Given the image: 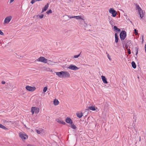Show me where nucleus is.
<instances>
[{
    "instance_id": "17",
    "label": "nucleus",
    "mask_w": 146,
    "mask_h": 146,
    "mask_svg": "<svg viewBox=\"0 0 146 146\" xmlns=\"http://www.w3.org/2000/svg\"><path fill=\"white\" fill-rule=\"evenodd\" d=\"M77 116L79 118L82 117L83 115V113L81 112H78L76 113Z\"/></svg>"
},
{
    "instance_id": "32",
    "label": "nucleus",
    "mask_w": 146,
    "mask_h": 146,
    "mask_svg": "<svg viewBox=\"0 0 146 146\" xmlns=\"http://www.w3.org/2000/svg\"><path fill=\"white\" fill-rule=\"evenodd\" d=\"M44 16V15H41L39 16V17L41 19Z\"/></svg>"
},
{
    "instance_id": "24",
    "label": "nucleus",
    "mask_w": 146,
    "mask_h": 146,
    "mask_svg": "<svg viewBox=\"0 0 146 146\" xmlns=\"http://www.w3.org/2000/svg\"><path fill=\"white\" fill-rule=\"evenodd\" d=\"M0 128L4 129H7L6 128L5 126L1 124H0Z\"/></svg>"
},
{
    "instance_id": "2",
    "label": "nucleus",
    "mask_w": 146,
    "mask_h": 146,
    "mask_svg": "<svg viewBox=\"0 0 146 146\" xmlns=\"http://www.w3.org/2000/svg\"><path fill=\"white\" fill-rule=\"evenodd\" d=\"M56 75L59 77H62L69 78L70 74L69 72L66 71H61L56 72Z\"/></svg>"
},
{
    "instance_id": "23",
    "label": "nucleus",
    "mask_w": 146,
    "mask_h": 146,
    "mask_svg": "<svg viewBox=\"0 0 146 146\" xmlns=\"http://www.w3.org/2000/svg\"><path fill=\"white\" fill-rule=\"evenodd\" d=\"M42 0H32L31 3L32 4L34 3L35 2L37 1H41Z\"/></svg>"
},
{
    "instance_id": "36",
    "label": "nucleus",
    "mask_w": 146,
    "mask_h": 146,
    "mask_svg": "<svg viewBox=\"0 0 146 146\" xmlns=\"http://www.w3.org/2000/svg\"><path fill=\"white\" fill-rule=\"evenodd\" d=\"M1 83L2 84H5V82L3 81L1 82Z\"/></svg>"
},
{
    "instance_id": "38",
    "label": "nucleus",
    "mask_w": 146,
    "mask_h": 146,
    "mask_svg": "<svg viewBox=\"0 0 146 146\" xmlns=\"http://www.w3.org/2000/svg\"><path fill=\"white\" fill-rule=\"evenodd\" d=\"M70 19H71L72 18H75V16H72V17H69Z\"/></svg>"
},
{
    "instance_id": "33",
    "label": "nucleus",
    "mask_w": 146,
    "mask_h": 146,
    "mask_svg": "<svg viewBox=\"0 0 146 146\" xmlns=\"http://www.w3.org/2000/svg\"><path fill=\"white\" fill-rule=\"evenodd\" d=\"M0 35H4L3 33L2 32L1 30H0Z\"/></svg>"
},
{
    "instance_id": "13",
    "label": "nucleus",
    "mask_w": 146,
    "mask_h": 146,
    "mask_svg": "<svg viewBox=\"0 0 146 146\" xmlns=\"http://www.w3.org/2000/svg\"><path fill=\"white\" fill-rule=\"evenodd\" d=\"M68 68L71 70H76L78 69L77 67L75 66H72V65L68 67Z\"/></svg>"
},
{
    "instance_id": "9",
    "label": "nucleus",
    "mask_w": 146,
    "mask_h": 146,
    "mask_svg": "<svg viewBox=\"0 0 146 146\" xmlns=\"http://www.w3.org/2000/svg\"><path fill=\"white\" fill-rule=\"evenodd\" d=\"M127 43L125 44V48L126 49H128V48H130V46H131L132 44L131 41L129 40H128L126 41Z\"/></svg>"
},
{
    "instance_id": "22",
    "label": "nucleus",
    "mask_w": 146,
    "mask_h": 146,
    "mask_svg": "<svg viewBox=\"0 0 146 146\" xmlns=\"http://www.w3.org/2000/svg\"><path fill=\"white\" fill-rule=\"evenodd\" d=\"M70 124L71 125V127L72 128L74 129H75L76 128V127L74 125V124L73 123V122L72 123V124Z\"/></svg>"
},
{
    "instance_id": "26",
    "label": "nucleus",
    "mask_w": 146,
    "mask_h": 146,
    "mask_svg": "<svg viewBox=\"0 0 146 146\" xmlns=\"http://www.w3.org/2000/svg\"><path fill=\"white\" fill-rule=\"evenodd\" d=\"M80 54H78V55H75L74 56L73 58H78L80 56Z\"/></svg>"
},
{
    "instance_id": "35",
    "label": "nucleus",
    "mask_w": 146,
    "mask_h": 146,
    "mask_svg": "<svg viewBox=\"0 0 146 146\" xmlns=\"http://www.w3.org/2000/svg\"><path fill=\"white\" fill-rule=\"evenodd\" d=\"M36 132L38 134H40V131L36 130Z\"/></svg>"
},
{
    "instance_id": "25",
    "label": "nucleus",
    "mask_w": 146,
    "mask_h": 146,
    "mask_svg": "<svg viewBox=\"0 0 146 146\" xmlns=\"http://www.w3.org/2000/svg\"><path fill=\"white\" fill-rule=\"evenodd\" d=\"M48 88L47 87H45L43 88V92H45L47 90Z\"/></svg>"
},
{
    "instance_id": "20",
    "label": "nucleus",
    "mask_w": 146,
    "mask_h": 146,
    "mask_svg": "<svg viewBox=\"0 0 146 146\" xmlns=\"http://www.w3.org/2000/svg\"><path fill=\"white\" fill-rule=\"evenodd\" d=\"M75 18H76V19H81L83 20V19L82 18V17L81 16H75Z\"/></svg>"
},
{
    "instance_id": "34",
    "label": "nucleus",
    "mask_w": 146,
    "mask_h": 146,
    "mask_svg": "<svg viewBox=\"0 0 146 146\" xmlns=\"http://www.w3.org/2000/svg\"><path fill=\"white\" fill-rule=\"evenodd\" d=\"M106 54H107V56H108V59L110 60H111L110 57V56L109 55V54H108L107 53H106Z\"/></svg>"
},
{
    "instance_id": "40",
    "label": "nucleus",
    "mask_w": 146,
    "mask_h": 146,
    "mask_svg": "<svg viewBox=\"0 0 146 146\" xmlns=\"http://www.w3.org/2000/svg\"><path fill=\"white\" fill-rule=\"evenodd\" d=\"M27 146H33L31 144H28V145H27Z\"/></svg>"
},
{
    "instance_id": "11",
    "label": "nucleus",
    "mask_w": 146,
    "mask_h": 146,
    "mask_svg": "<svg viewBox=\"0 0 146 146\" xmlns=\"http://www.w3.org/2000/svg\"><path fill=\"white\" fill-rule=\"evenodd\" d=\"M56 121L58 123L60 124H62L63 125H65L66 124L60 118H58L56 119Z\"/></svg>"
},
{
    "instance_id": "14",
    "label": "nucleus",
    "mask_w": 146,
    "mask_h": 146,
    "mask_svg": "<svg viewBox=\"0 0 146 146\" xmlns=\"http://www.w3.org/2000/svg\"><path fill=\"white\" fill-rule=\"evenodd\" d=\"M65 121L66 123L70 124H72L73 122L71 119L70 117L66 118L65 120Z\"/></svg>"
},
{
    "instance_id": "31",
    "label": "nucleus",
    "mask_w": 146,
    "mask_h": 146,
    "mask_svg": "<svg viewBox=\"0 0 146 146\" xmlns=\"http://www.w3.org/2000/svg\"><path fill=\"white\" fill-rule=\"evenodd\" d=\"M135 50H136V55H137V53H138V49L137 48H135Z\"/></svg>"
},
{
    "instance_id": "41",
    "label": "nucleus",
    "mask_w": 146,
    "mask_h": 146,
    "mask_svg": "<svg viewBox=\"0 0 146 146\" xmlns=\"http://www.w3.org/2000/svg\"><path fill=\"white\" fill-rule=\"evenodd\" d=\"M131 64H135L134 62L133 61L132 62Z\"/></svg>"
},
{
    "instance_id": "7",
    "label": "nucleus",
    "mask_w": 146,
    "mask_h": 146,
    "mask_svg": "<svg viewBox=\"0 0 146 146\" xmlns=\"http://www.w3.org/2000/svg\"><path fill=\"white\" fill-rule=\"evenodd\" d=\"M39 111V109L35 107H33L31 108V112L32 115H33L34 113H38Z\"/></svg>"
},
{
    "instance_id": "8",
    "label": "nucleus",
    "mask_w": 146,
    "mask_h": 146,
    "mask_svg": "<svg viewBox=\"0 0 146 146\" xmlns=\"http://www.w3.org/2000/svg\"><path fill=\"white\" fill-rule=\"evenodd\" d=\"M109 13L112 14V16L113 17H116L117 12L113 8H110L109 10Z\"/></svg>"
},
{
    "instance_id": "29",
    "label": "nucleus",
    "mask_w": 146,
    "mask_h": 146,
    "mask_svg": "<svg viewBox=\"0 0 146 146\" xmlns=\"http://www.w3.org/2000/svg\"><path fill=\"white\" fill-rule=\"evenodd\" d=\"M128 50V53L129 54H130L131 53V51L130 49V48H128V49H127Z\"/></svg>"
},
{
    "instance_id": "16",
    "label": "nucleus",
    "mask_w": 146,
    "mask_h": 146,
    "mask_svg": "<svg viewBox=\"0 0 146 146\" xmlns=\"http://www.w3.org/2000/svg\"><path fill=\"white\" fill-rule=\"evenodd\" d=\"M48 6L49 4L48 3H47L46 5L45 6L44 8L42 9V12H44V11H46L48 8Z\"/></svg>"
},
{
    "instance_id": "43",
    "label": "nucleus",
    "mask_w": 146,
    "mask_h": 146,
    "mask_svg": "<svg viewBox=\"0 0 146 146\" xmlns=\"http://www.w3.org/2000/svg\"><path fill=\"white\" fill-rule=\"evenodd\" d=\"M110 24L112 25V22L111 21H110Z\"/></svg>"
},
{
    "instance_id": "3",
    "label": "nucleus",
    "mask_w": 146,
    "mask_h": 146,
    "mask_svg": "<svg viewBox=\"0 0 146 146\" xmlns=\"http://www.w3.org/2000/svg\"><path fill=\"white\" fill-rule=\"evenodd\" d=\"M135 6L136 9L138 10L141 19H142L145 13V11H143L138 5L136 4Z\"/></svg>"
},
{
    "instance_id": "19",
    "label": "nucleus",
    "mask_w": 146,
    "mask_h": 146,
    "mask_svg": "<svg viewBox=\"0 0 146 146\" xmlns=\"http://www.w3.org/2000/svg\"><path fill=\"white\" fill-rule=\"evenodd\" d=\"M115 42L116 43H117L118 42L119 38L117 34V33L115 34Z\"/></svg>"
},
{
    "instance_id": "15",
    "label": "nucleus",
    "mask_w": 146,
    "mask_h": 146,
    "mask_svg": "<svg viewBox=\"0 0 146 146\" xmlns=\"http://www.w3.org/2000/svg\"><path fill=\"white\" fill-rule=\"evenodd\" d=\"M102 79L103 81V82L104 84H107L108 82L107 81V79L105 77L103 76H101Z\"/></svg>"
},
{
    "instance_id": "37",
    "label": "nucleus",
    "mask_w": 146,
    "mask_h": 146,
    "mask_svg": "<svg viewBox=\"0 0 146 146\" xmlns=\"http://www.w3.org/2000/svg\"><path fill=\"white\" fill-rule=\"evenodd\" d=\"M14 0H10L9 3H11L14 1Z\"/></svg>"
},
{
    "instance_id": "6",
    "label": "nucleus",
    "mask_w": 146,
    "mask_h": 146,
    "mask_svg": "<svg viewBox=\"0 0 146 146\" xmlns=\"http://www.w3.org/2000/svg\"><path fill=\"white\" fill-rule=\"evenodd\" d=\"M25 89L27 91L29 92H33L36 90V88L34 86H31L27 85L26 86Z\"/></svg>"
},
{
    "instance_id": "39",
    "label": "nucleus",
    "mask_w": 146,
    "mask_h": 146,
    "mask_svg": "<svg viewBox=\"0 0 146 146\" xmlns=\"http://www.w3.org/2000/svg\"><path fill=\"white\" fill-rule=\"evenodd\" d=\"M142 42H143L144 41L143 35L142 36Z\"/></svg>"
},
{
    "instance_id": "4",
    "label": "nucleus",
    "mask_w": 146,
    "mask_h": 146,
    "mask_svg": "<svg viewBox=\"0 0 146 146\" xmlns=\"http://www.w3.org/2000/svg\"><path fill=\"white\" fill-rule=\"evenodd\" d=\"M126 32L124 31H122L120 34V37L121 40L122 41V44L123 45V46H124V45L126 42L125 41H123L125 38H126Z\"/></svg>"
},
{
    "instance_id": "30",
    "label": "nucleus",
    "mask_w": 146,
    "mask_h": 146,
    "mask_svg": "<svg viewBox=\"0 0 146 146\" xmlns=\"http://www.w3.org/2000/svg\"><path fill=\"white\" fill-rule=\"evenodd\" d=\"M132 66L134 68H135L136 67V64H132Z\"/></svg>"
},
{
    "instance_id": "1",
    "label": "nucleus",
    "mask_w": 146,
    "mask_h": 146,
    "mask_svg": "<svg viewBox=\"0 0 146 146\" xmlns=\"http://www.w3.org/2000/svg\"><path fill=\"white\" fill-rule=\"evenodd\" d=\"M37 61L41 62L44 63L48 64L49 63H54L52 60L47 59L44 57L42 56L40 57L38 59L36 60L35 61V63H36V62Z\"/></svg>"
},
{
    "instance_id": "42",
    "label": "nucleus",
    "mask_w": 146,
    "mask_h": 146,
    "mask_svg": "<svg viewBox=\"0 0 146 146\" xmlns=\"http://www.w3.org/2000/svg\"><path fill=\"white\" fill-rule=\"evenodd\" d=\"M109 20H110L112 18L111 17H109Z\"/></svg>"
},
{
    "instance_id": "18",
    "label": "nucleus",
    "mask_w": 146,
    "mask_h": 146,
    "mask_svg": "<svg viewBox=\"0 0 146 146\" xmlns=\"http://www.w3.org/2000/svg\"><path fill=\"white\" fill-rule=\"evenodd\" d=\"M53 103L54 105L57 106L59 104V102L58 100L55 99L54 100Z\"/></svg>"
},
{
    "instance_id": "10",
    "label": "nucleus",
    "mask_w": 146,
    "mask_h": 146,
    "mask_svg": "<svg viewBox=\"0 0 146 146\" xmlns=\"http://www.w3.org/2000/svg\"><path fill=\"white\" fill-rule=\"evenodd\" d=\"M12 19L11 16L8 17H6L4 21V23H8L10 22Z\"/></svg>"
},
{
    "instance_id": "28",
    "label": "nucleus",
    "mask_w": 146,
    "mask_h": 146,
    "mask_svg": "<svg viewBox=\"0 0 146 146\" xmlns=\"http://www.w3.org/2000/svg\"><path fill=\"white\" fill-rule=\"evenodd\" d=\"M138 31L136 29H134V33L136 35H138Z\"/></svg>"
},
{
    "instance_id": "21",
    "label": "nucleus",
    "mask_w": 146,
    "mask_h": 146,
    "mask_svg": "<svg viewBox=\"0 0 146 146\" xmlns=\"http://www.w3.org/2000/svg\"><path fill=\"white\" fill-rule=\"evenodd\" d=\"M113 29L115 30L117 32H120L121 31L119 29L117 28L116 26H114V27Z\"/></svg>"
},
{
    "instance_id": "5",
    "label": "nucleus",
    "mask_w": 146,
    "mask_h": 146,
    "mask_svg": "<svg viewBox=\"0 0 146 146\" xmlns=\"http://www.w3.org/2000/svg\"><path fill=\"white\" fill-rule=\"evenodd\" d=\"M19 135L23 141H25L28 139V135L24 132L19 133Z\"/></svg>"
},
{
    "instance_id": "27",
    "label": "nucleus",
    "mask_w": 146,
    "mask_h": 146,
    "mask_svg": "<svg viewBox=\"0 0 146 146\" xmlns=\"http://www.w3.org/2000/svg\"><path fill=\"white\" fill-rule=\"evenodd\" d=\"M52 13V11L51 9L49 10L48 11H47L46 12V13L48 14L49 13Z\"/></svg>"
},
{
    "instance_id": "12",
    "label": "nucleus",
    "mask_w": 146,
    "mask_h": 146,
    "mask_svg": "<svg viewBox=\"0 0 146 146\" xmlns=\"http://www.w3.org/2000/svg\"><path fill=\"white\" fill-rule=\"evenodd\" d=\"M88 109L92 111H95L98 109V108L95 106H89L88 107Z\"/></svg>"
}]
</instances>
